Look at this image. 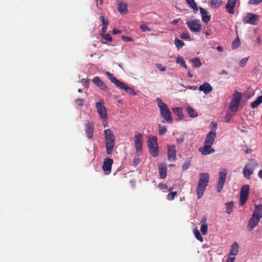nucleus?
Listing matches in <instances>:
<instances>
[{"mask_svg":"<svg viewBox=\"0 0 262 262\" xmlns=\"http://www.w3.org/2000/svg\"><path fill=\"white\" fill-rule=\"evenodd\" d=\"M191 61L192 62L193 66L195 68H199L202 66L201 61L198 57L191 59Z\"/></svg>","mask_w":262,"mask_h":262,"instance_id":"obj_33","label":"nucleus"},{"mask_svg":"<svg viewBox=\"0 0 262 262\" xmlns=\"http://www.w3.org/2000/svg\"><path fill=\"white\" fill-rule=\"evenodd\" d=\"M260 220L252 216L249 219L247 228L249 231H251L253 228L257 226Z\"/></svg>","mask_w":262,"mask_h":262,"instance_id":"obj_20","label":"nucleus"},{"mask_svg":"<svg viewBox=\"0 0 262 262\" xmlns=\"http://www.w3.org/2000/svg\"><path fill=\"white\" fill-rule=\"evenodd\" d=\"M199 90L208 94L212 91V87L209 83L205 82L199 86Z\"/></svg>","mask_w":262,"mask_h":262,"instance_id":"obj_21","label":"nucleus"},{"mask_svg":"<svg viewBox=\"0 0 262 262\" xmlns=\"http://www.w3.org/2000/svg\"><path fill=\"white\" fill-rule=\"evenodd\" d=\"M135 147L138 156H140L142 152L143 136L142 134L138 133L134 136Z\"/></svg>","mask_w":262,"mask_h":262,"instance_id":"obj_6","label":"nucleus"},{"mask_svg":"<svg viewBox=\"0 0 262 262\" xmlns=\"http://www.w3.org/2000/svg\"><path fill=\"white\" fill-rule=\"evenodd\" d=\"M99 19L102 22V27L101 29V32L103 33H105L108 25V20L107 18H105L103 16H100Z\"/></svg>","mask_w":262,"mask_h":262,"instance_id":"obj_26","label":"nucleus"},{"mask_svg":"<svg viewBox=\"0 0 262 262\" xmlns=\"http://www.w3.org/2000/svg\"><path fill=\"white\" fill-rule=\"evenodd\" d=\"M176 152L175 145H169L167 149L168 160L174 161L176 160Z\"/></svg>","mask_w":262,"mask_h":262,"instance_id":"obj_14","label":"nucleus"},{"mask_svg":"<svg viewBox=\"0 0 262 262\" xmlns=\"http://www.w3.org/2000/svg\"><path fill=\"white\" fill-rule=\"evenodd\" d=\"M101 35L104 39L110 42L112 41V37L110 34H105L101 32Z\"/></svg>","mask_w":262,"mask_h":262,"instance_id":"obj_43","label":"nucleus"},{"mask_svg":"<svg viewBox=\"0 0 262 262\" xmlns=\"http://www.w3.org/2000/svg\"><path fill=\"white\" fill-rule=\"evenodd\" d=\"M177 194V192L176 191L171 192L167 195V198L168 200L172 201L174 199Z\"/></svg>","mask_w":262,"mask_h":262,"instance_id":"obj_46","label":"nucleus"},{"mask_svg":"<svg viewBox=\"0 0 262 262\" xmlns=\"http://www.w3.org/2000/svg\"><path fill=\"white\" fill-rule=\"evenodd\" d=\"M248 58V57L243 58L239 62V66L241 67H244L245 66V65L247 64Z\"/></svg>","mask_w":262,"mask_h":262,"instance_id":"obj_50","label":"nucleus"},{"mask_svg":"<svg viewBox=\"0 0 262 262\" xmlns=\"http://www.w3.org/2000/svg\"><path fill=\"white\" fill-rule=\"evenodd\" d=\"M210 4L211 7L217 8L221 6L222 0H210Z\"/></svg>","mask_w":262,"mask_h":262,"instance_id":"obj_35","label":"nucleus"},{"mask_svg":"<svg viewBox=\"0 0 262 262\" xmlns=\"http://www.w3.org/2000/svg\"><path fill=\"white\" fill-rule=\"evenodd\" d=\"M173 113L178 116L179 119L182 120L183 119V114L182 109L181 107H174L172 109Z\"/></svg>","mask_w":262,"mask_h":262,"instance_id":"obj_29","label":"nucleus"},{"mask_svg":"<svg viewBox=\"0 0 262 262\" xmlns=\"http://www.w3.org/2000/svg\"><path fill=\"white\" fill-rule=\"evenodd\" d=\"M186 25L192 32H199L201 30L202 25L199 20H190L186 22Z\"/></svg>","mask_w":262,"mask_h":262,"instance_id":"obj_10","label":"nucleus"},{"mask_svg":"<svg viewBox=\"0 0 262 262\" xmlns=\"http://www.w3.org/2000/svg\"><path fill=\"white\" fill-rule=\"evenodd\" d=\"M104 135L106 152L108 154L111 155L113 152L115 144V136L110 129L104 130Z\"/></svg>","mask_w":262,"mask_h":262,"instance_id":"obj_3","label":"nucleus"},{"mask_svg":"<svg viewBox=\"0 0 262 262\" xmlns=\"http://www.w3.org/2000/svg\"><path fill=\"white\" fill-rule=\"evenodd\" d=\"M158 105L160 108L162 117L167 122L171 123L173 121L171 113L166 104L162 101L160 98L156 99Z\"/></svg>","mask_w":262,"mask_h":262,"instance_id":"obj_4","label":"nucleus"},{"mask_svg":"<svg viewBox=\"0 0 262 262\" xmlns=\"http://www.w3.org/2000/svg\"><path fill=\"white\" fill-rule=\"evenodd\" d=\"M184 141V139H177V143L178 144H181Z\"/></svg>","mask_w":262,"mask_h":262,"instance_id":"obj_59","label":"nucleus"},{"mask_svg":"<svg viewBox=\"0 0 262 262\" xmlns=\"http://www.w3.org/2000/svg\"><path fill=\"white\" fill-rule=\"evenodd\" d=\"M203 224L201 226V231L203 235H206L207 233L208 226L206 224V219H203L202 221Z\"/></svg>","mask_w":262,"mask_h":262,"instance_id":"obj_30","label":"nucleus"},{"mask_svg":"<svg viewBox=\"0 0 262 262\" xmlns=\"http://www.w3.org/2000/svg\"><path fill=\"white\" fill-rule=\"evenodd\" d=\"M140 162V160L138 158H134L133 159V164L134 166L138 165Z\"/></svg>","mask_w":262,"mask_h":262,"instance_id":"obj_55","label":"nucleus"},{"mask_svg":"<svg viewBox=\"0 0 262 262\" xmlns=\"http://www.w3.org/2000/svg\"><path fill=\"white\" fill-rule=\"evenodd\" d=\"M95 106L100 119L104 121L107 120V114L106 107L102 101L97 102L95 103Z\"/></svg>","mask_w":262,"mask_h":262,"instance_id":"obj_5","label":"nucleus"},{"mask_svg":"<svg viewBox=\"0 0 262 262\" xmlns=\"http://www.w3.org/2000/svg\"><path fill=\"white\" fill-rule=\"evenodd\" d=\"M258 18L259 16L258 15L248 13L243 17V21L245 23L254 25L257 24Z\"/></svg>","mask_w":262,"mask_h":262,"instance_id":"obj_11","label":"nucleus"},{"mask_svg":"<svg viewBox=\"0 0 262 262\" xmlns=\"http://www.w3.org/2000/svg\"><path fill=\"white\" fill-rule=\"evenodd\" d=\"M186 111L191 118L196 117L198 116V113L195 110H194L192 107L190 106L187 107Z\"/></svg>","mask_w":262,"mask_h":262,"instance_id":"obj_31","label":"nucleus"},{"mask_svg":"<svg viewBox=\"0 0 262 262\" xmlns=\"http://www.w3.org/2000/svg\"><path fill=\"white\" fill-rule=\"evenodd\" d=\"M176 62L177 63H179L181 67L184 68L186 69H187V66L185 63V61L184 59L181 57H178L176 59Z\"/></svg>","mask_w":262,"mask_h":262,"instance_id":"obj_37","label":"nucleus"},{"mask_svg":"<svg viewBox=\"0 0 262 262\" xmlns=\"http://www.w3.org/2000/svg\"><path fill=\"white\" fill-rule=\"evenodd\" d=\"M174 43L178 50L181 49L185 45L184 42L182 40L177 38H176L174 39Z\"/></svg>","mask_w":262,"mask_h":262,"instance_id":"obj_39","label":"nucleus"},{"mask_svg":"<svg viewBox=\"0 0 262 262\" xmlns=\"http://www.w3.org/2000/svg\"><path fill=\"white\" fill-rule=\"evenodd\" d=\"M156 66L161 71L164 72L166 71V67L162 66L160 63L156 64Z\"/></svg>","mask_w":262,"mask_h":262,"instance_id":"obj_53","label":"nucleus"},{"mask_svg":"<svg viewBox=\"0 0 262 262\" xmlns=\"http://www.w3.org/2000/svg\"><path fill=\"white\" fill-rule=\"evenodd\" d=\"M159 134L160 136L164 135L167 132V128L165 126L159 125Z\"/></svg>","mask_w":262,"mask_h":262,"instance_id":"obj_41","label":"nucleus"},{"mask_svg":"<svg viewBox=\"0 0 262 262\" xmlns=\"http://www.w3.org/2000/svg\"><path fill=\"white\" fill-rule=\"evenodd\" d=\"M92 81L94 83L99 87L102 90H106L107 86V85L101 80V79L98 76L95 77Z\"/></svg>","mask_w":262,"mask_h":262,"instance_id":"obj_18","label":"nucleus"},{"mask_svg":"<svg viewBox=\"0 0 262 262\" xmlns=\"http://www.w3.org/2000/svg\"><path fill=\"white\" fill-rule=\"evenodd\" d=\"M188 75L189 76V77H192L193 75L190 73V71L188 72Z\"/></svg>","mask_w":262,"mask_h":262,"instance_id":"obj_64","label":"nucleus"},{"mask_svg":"<svg viewBox=\"0 0 262 262\" xmlns=\"http://www.w3.org/2000/svg\"><path fill=\"white\" fill-rule=\"evenodd\" d=\"M113 163V160L112 159L106 158L104 159L102 168L106 175H108L111 173Z\"/></svg>","mask_w":262,"mask_h":262,"instance_id":"obj_12","label":"nucleus"},{"mask_svg":"<svg viewBox=\"0 0 262 262\" xmlns=\"http://www.w3.org/2000/svg\"><path fill=\"white\" fill-rule=\"evenodd\" d=\"M238 245L236 243H233L231 247L229 255L233 256L237 255L238 252Z\"/></svg>","mask_w":262,"mask_h":262,"instance_id":"obj_28","label":"nucleus"},{"mask_svg":"<svg viewBox=\"0 0 262 262\" xmlns=\"http://www.w3.org/2000/svg\"><path fill=\"white\" fill-rule=\"evenodd\" d=\"M84 129L86 137L89 139H92L93 137L94 133V124L92 122H87L84 124Z\"/></svg>","mask_w":262,"mask_h":262,"instance_id":"obj_13","label":"nucleus"},{"mask_svg":"<svg viewBox=\"0 0 262 262\" xmlns=\"http://www.w3.org/2000/svg\"><path fill=\"white\" fill-rule=\"evenodd\" d=\"M221 74H224V75H227L228 74V72L225 71V70H223L221 72Z\"/></svg>","mask_w":262,"mask_h":262,"instance_id":"obj_63","label":"nucleus"},{"mask_svg":"<svg viewBox=\"0 0 262 262\" xmlns=\"http://www.w3.org/2000/svg\"><path fill=\"white\" fill-rule=\"evenodd\" d=\"M179 20L178 19H174L172 21V24L173 25H176L178 23Z\"/></svg>","mask_w":262,"mask_h":262,"instance_id":"obj_61","label":"nucleus"},{"mask_svg":"<svg viewBox=\"0 0 262 262\" xmlns=\"http://www.w3.org/2000/svg\"><path fill=\"white\" fill-rule=\"evenodd\" d=\"M241 100V94L236 92L230 104V109L231 111H236Z\"/></svg>","mask_w":262,"mask_h":262,"instance_id":"obj_8","label":"nucleus"},{"mask_svg":"<svg viewBox=\"0 0 262 262\" xmlns=\"http://www.w3.org/2000/svg\"><path fill=\"white\" fill-rule=\"evenodd\" d=\"M117 8L119 12L121 14H126L127 12V5L124 2L117 3Z\"/></svg>","mask_w":262,"mask_h":262,"instance_id":"obj_22","label":"nucleus"},{"mask_svg":"<svg viewBox=\"0 0 262 262\" xmlns=\"http://www.w3.org/2000/svg\"><path fill=\"white\" fill-rule=\"evenodd\" d=\"M240 44H241V41H240L239 38L237 37L232 42V48L233 49L237 48L240 46Z\"/></svg>","mask_w":262,"mask_h":262,"instance_id":"obj_42","label":"nucleus"},{"mask_svg":"<svg viewBox=\"0 0 262 262\" xmlns=\"http://www.w3.org/2000/svg\"><path fill=\"white\" fill-rule=\"evenodd\" d=\"M252 216L260 220L262 217V205L259 204L255 206V210Z\"/></svg>","mask_w":262,"mask_h":262,"instance_id":"obj_23","label":"nucleus"},{"mask_svg":"<svg viewBox=\"0 0 262 262\" xmlns=\"http://www.w3.org/2000/svg\"><path fill=\"white\" fill-rule=\"evenodd\" d=\"M212 145L213 144H206L204 143V146L203 147H200L199 148V151L203 155H207L213 152H214V149L212 148Z\"/></svg>","mask_w":262,"mask_h":262,"instance_id":"obj_15","label":"nucleus"},{"mask_svg":"<svg viewBox=\"0 0 262 262\" xmlns=\"http://www.w3.org/2000/svg\"><path fill=\"white\" fill-rule=\"evenodd\" d=\"M227 170L226 169H223L219 172V179L216 185L217 191L220 192L223 189L225 182L226 180Z\"/></svg>","mask_w":262,"mask_h":262,"instance_id":"obj_7","label":"nucleus"},{"mask_svg":"<svg viewBox=\"0 0 262 262\" xmlns=\"http://www.w3.org/2000/svg\"><path fill=\"white\" fill-rule=\"evenodd\" d=\"M235 257L234 256H231V255H229L226 262H234L235 260Z\"/></svg>","mask_w":262,"mask_h":262,"instance_id":"obj_54","label":"nucleus"},{"mask_svg":"<svg viewBox=\"0 0 262 262\" xmlns=\"http://www.w3.org/2000/svg\"><path fill=\"white\" fill-rule=\"evenodd\" d=\"M121 32V31L118 29H117L116 28H114L113 30H112V33L113 34H119Z\"/></svg>","mask_w":262,"mask_h":262,"instance_id":"obj_57","label":"nucleus"},{"mask_svg":"<svg viewBox=\"0 0 262 262\" xmlns=\"http://www.w3.org/2000/svg\"><path fill=\"white\" fill-rule=\"evenodd\" d=\"M103 126L104 127H106L107 126V120L105 121H102Z\"/></svg>","mask_w":262,"mask_h":262,"instance_id":"obj_62","label":"nucleus"},{"mask_svg":"<svg viewBox=\"0 0 262 262\" xmlns=\"http://www.w3.org/2000/svg\"><path fill=\"white\" fill-rule=\"evenodd\" d=\"M194 234L195 235V238L199 241L202 242L203 241V238L202 237L199 231L197 228H195L193 230Z\"/></svg>","mask_w":262,"mask_h":262,"instance_id":"obj_40","label":"nucleus"},{"mask_svg":"<svg viewBox=\"0 0 262 262\" xmlns=\"http://www.w3.org/2000/svg\"><path fill=\"white\" fill-rule=\"evenodd\" d=\"M236 0H228L225 6L226 11L230 14H234V8L235 7Z\"/></svg>","mask_w":262,"mask_h":262,"instance_id":"obj_16","label":"nucleus"},{"mask_svg":"<svg viewBox=\"0 0 262 262\" xmlns=\"http://www.w3.org/2000/svg\"><path fill=\"white\" fill-rule=\"evenodd\" d=\"M233 202L231 201L225 203L226 207V212L228 214H231L232 212V209L233 207Z\"/></svg>","mask_w":262,"mask_h":262,"instance_id":"obj_34","label":"nucleus"},{"mask_svg":"<svg viewBox=\"0 0 262 262\" xmlns=\"http://www.w3.org/2000/svg\"><path fill=\"white\" fill-rule=\"evenodd\" d=\"M84 88L88 89L89 87V80L88 79L83 78L80 81Z\"/></svg>","mask_w":262,"mask_h":262,"instance_id":"obj_45","label":"nucleus"},{"mask_svg":"<svg viewBox=\"0 0 262 262\" xmlns=\"http://www.w3.org/2000/svg\"><path fill=\"white\" fill-rule=\"evenodd\" d=\"M75 102L79 106H82L84 105V100L82 98H78L76 99Z\"/></svg>","mask_w":262,"mask_h":262,"instance_id":"obj_47","label":"nucleus"},{"mask_svg":"<svg viewBox=\"0 0 262 262\" xmlns=\"http://www.w3.org/2000/svg\"><path fill=\"white\" fill-rule=\"evenodd\" d=\"M189 6L192 8L194 11H198V9L197 5L195 3L194 0H186Z\"/></svg>","mask_w":262,"mask_h":262,"instance_id":"obj_38","label":"nucleus"},{"mask_svg":"<svg viewBox=\"0 0 262 262\" xmlns=\"http://www.w3.org/2000/svg\"><path fill=\"white\" fill-rule=\"evenodd\" d=\"M253 169L254 168L252 166L251 164H246L243 170L244 177L248 179H250V176L253 173Z\"/></svg>","mask_w":262,"mask_h":262,"instance_id":"obj_17","label":"nucleus"},{"mask_svg":"<svg viewBox=\"0 0 262 262\" xmlns=\"http://www.w3.org/2000/svg\"><path fill=\"white\" fill-rule=\"evenodd\" d=\"M122 39H123L124 40L126 41H133V39L132 38H131L130 37H129V36H124V35H123L121 37Z\"/></svg>","mask_w":262,"mask_h":262,"instance_id":"obj_51","label":"nucleus"},{"mask_svg":"<svg viewBox=\"0 0 262 262\" xmlns=\"http://www.w3.org/2000/svg\"><path fill=\"white\" fill-rule=\"evenodd\" d=\"M148 147H158L157 138L155 136H150L147 140Z\"/></svg>","mask_w":262,"mask_h":262,"instance_id":"obj_25","label":"nucleus"},{"mask_svg":"<svg viewBox=\"0 0 262 262\" xmlns=\"http://www.w3.org/2000/svg\"><path fill=\"white\" fill-rule=\"evenodd\" d=\"M216 49H217L219 52H223V48H222L221 46H217V47H216Z\"/></svg>","mask_w":262,"mask_h":262,"instance_id":"obj_58","label":"nucleus"},{"mask_svg":"<svg viewBox=\"0 0 262 262\" xmlns=\"http://www.w3.org/2000/svg\"><path fill=\"white\" fill-rule=\"evenodd\" d=\"M258 176L259 178L262 179V170H260L258 172Z\"/></svg>","mask_w":262,"mask_h":262,"instance_id":"obj_60","label":"nucleus"},{"mask_svg":"<svg viewBox=\"0 0 262 262\" xmlns=\"http://www.w3.org/2000/svg\"><path fill=\"white\" fill-rule=\"evenodd\" d=\"M158 187L161 189H165L167 188V185L165 184L160 183L158 185Z\"/></svg>","mask_w":262,"mask_h":262,"instance_id":"obj_56","label":"nucleus"},{"mask_svg":"<svg viewBox=\"0 0 262 262\" xmlns=\"http://www.w3.org/2000/svg\"><path fill=\"white\" fill-rule=\"evenodd\" d=\"M190 165V160H187L182 165V169L183 170H187Z\"/></svg>","mask_w":262,"mask_h":262,"instance_id":"obj_48","label":"nucleus"},{"mask_svg":"<svg viewBox=\"0 0 262 262\" xmlns=\"http://www.w3.org/2000/svg\"><path fill=\"white\" fill-rule=\"evenodd\" d=\"M141 30L143 31H150L151 29L146 25L142 24L140 26Z\"/></svg>","mask_w":262,"mask_h":262,"instance_id":"obj_49","label":"nucleus"},{"mask_svg":"<svg viewBox=\"0 0 262 262\" xmlns=\"http://www.w3.org/2000/svg\"><path fill=\"white\" fill-rule=\"evenodd\" d=\"M249 186L248 185H244L241 188L240 191L239 202L241 206H243L246 202L249 195Z\"/></svg>","mask_w":262,"mask_h":262,"instance_id":"obj_9","label":"nucleus"},{"mask_svg":"<svg viewBox=\"0 0 262 262\" xmlns=\"http://www.w3.org/2000/svg\"><path fill=\"white\" fill-rule=\"evenodd\" d=\"M199 176L200 178L196 188V193L198 198L201 199L208 186L209 174L208 173H200Z\"/></svg>","mask_w":262,"mask_h":262,"instance_id":"obj_1","label":"nucleus"},{"mask_svg":"<svg viewBox=\"0 0 262 262\" xmlns=\"http://www.w3.org/2000/svg\"><path fill=\"white\" fill-rule=\"evenodd\" d=\"M262 103V95L259 96L251 104L252 108H254L257 107L260 104Z\"/></svg>","mask_w":262,"mask_h":262,"instance_id":"obj_32","label":"nucleus"},{"mask_svg":"<svg viewBox=\"0 0 262 262\" xmlns=\"http://www.w3.org/2000/svg\"><path fill=\"white\" fill-rule=\"evenodd\" d=\"M150 154L154 157H156L159 154L158 147H148Z\"/></svg>","mask_w":262,"mask_h":262,"instance_id":"obj_36","label":"nucleus"},{"mask_svg":"<svg viewBox=\"0 0 262 262\" xmlns=\"http://www.w3.org/2000/svg\"><path fill=\"white\" fill-rule=\"evenodd\" d=\"M180 37L182 39H190V35L188 32H183L180 34Z\"/></svg>","mask_w":262,"mask_h":262,"instance_id":"obj_44","label":"nucleus"},{"mask_svg":"<svg viewBox=\"0 0 262 262\" xmlns=\"http://www.w3.org/2000/svg\"><path fill=\"white\" fill-rule=\"evenodd\" d=\"M106 74L108 79L112 83H113L116 87L120 89L124 90L127 93L129 94H131L133 96L137 95V93L132 88L128 86L125 83L122 82L121 81L119 80L117 78L114 76L113 74L107 72H106Z\"/></svg>","mask_w":262,"mask_h":262,"instance_id":"obj_2","label":"nucleus"},{"mask_svg":"<svg viewBox=\"0 0 262 262\" xmlns=\"http://www.w3.org/2000/svg\"><path fill=\"white\" fill-rule=\"evenodd\" d=\"M215 137H216L215 130H211V131L209 132L208 133V134L207 135L204 143L206 144H213L214 142Z\"/></svg>","mask_w":262,"mask_h":262,"instance_id":"obj_19","label":"nucleus"},{"mask_svg":"<svg viewBox=\"0 0 262 262\" xmlns=\"http://www.w3.org/2000/svg\"><path fill=\"white\" fill-rule=\"evenodd\" d=\"M200 10L203 21L205 23H208L210 20V15H208L207 11L201 7L200 8Z\"/></svg>","mask_w":262,"mask_h":262,"instance_id":"obj_24","label":"nucleus"},{"mask_svg":"<svg viewBox=\"0 0 262 262\" xmlns=\"http://www.w3.org/2000/svg\"><path fill=\"white\" fill-rule=\"evenodd\" d=\"M159 174L161 179H165L167 176V166L165 164H161L159 166Z\"/></svg>","mask_w":262,"mask_h":262,"instance_id":"obj_27","label":"nucleus"},{"mask_svg":"<svg viewBox=\"0 0 262 262\" xmlns=\"http://www.w3.org/2000/svg\"><path fill=\"white\" fill-rule=\"evenodd\" d=\"M262 2V0H249V3L251 5H255Z\"/></svg>","mask_w":262,"mask_h":262,"instance_id":"obj_52","label":"nucleus"}]
</instances>
